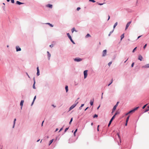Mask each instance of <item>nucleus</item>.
<instances>
[{"label":"nucleus","instance_id":"nucleus-1","mask_svg":"<svg viewBox=\"0 0 149 149\" xmlns=\"http://www.w3.org/2000/svg\"><path fill=\"white\" fill-rule=\"evenodd\" d=\"M139 108V107H136L134 108L133 110H131L130 111H129L128 112V113L130 114V113L134 112L135 111L137 110Z\"/></svg>","mask_w":149,"mask_h":149},{"label":"nucleus","instance_id":"nucleus-2","mask_svg":"<svg viewBox=\"0 0 149 149\" xmlns=\"http://www.w3.org/2000/svg\"><path fill=\"white\" fill-rule=\"evenodd\" d=\"M78 103V102H76V104H74L73 105H72L70 108L69 109V111H70L72 109H73L77 105V104Z\"/></svg>","mask_w":149,"mask_h":149},{"label":"nucleus","instance_id":"nucleus-3","mask_svg":"<svg viewBox=\"0 0 149 149\" xmlns=\"http://www.w3.org/2000/svg\"><path fill=\"white\" fill-rule=\"evenodd\" d=\"M67 36H68L69 38L70 39L71 41L74 44V41H73V40H72L71 37L70 36V35L69 33H67Z\"/></svg>","mask_w":149,"mask_h":149},{"label":"nucleus","instance_id":"nucleus-4","mask_svg":"<svg viewBox=\"0 0 149 149\" xmlns=\"http://www.w3.org/2000/svg\"><path fill=\"white\" fill-rule=\"evenodd\" d=\"M87 70H85L84 72V78H86L87 76Z\"/></svg>","mask_w":149,"mask_h":149},{"label":"nucleus","instance_id":"nucleus-5","mask_svg":"<svg viewBox=\"0 0 149 149\" xmlns=\"http://www.w3.org/2000/svg\"><path fill=\"white\" fill-rule=\"evenodd\" d=\"M131 23V21H130V22H128L126 25V28H125V30H126L127 29V28H128V27L129 26L130 24Z\"/></svg>","mask_w":149,"mask_h":149},{"label":"nucleus","instance_id":"nucleus-6","mask_svg":"<svg viewBox=\"0 0 149 149\" xmlns=\"http://www.w3.org/2000/svg\"><path fill=\"white\" fill-rule=\"evenodd\" d=\"M107 54V50H104L103 51V54L102 56H105Z\"/></svg>","mask_w":149,"mask_h":149},{"label":"nucleus","instance_id":"nucleus-7","mask_svg":"<svg viewBox=\"0 0 149 149\" xmlns=\"http://www.w3.org/2000/svg\"><path fill=\"white\" fill-rule=\"evenodd\" d=\"M119 103V102H117L116 104L113 107V110H115L116 109L117 107L118 106Z\"/></svg>","mask_w":149,"mask_h":149},{"label":"nucleus","instance_id":"nucleus-8","mask_svg":"<svg viewBox=\"0 0 149 149\" xmlns=\"http://www.w3.org/2000/svg\"><path fill=\"white\" fill-rule=\"evenodd\" d=\"M75 61L79 62L82 61V59L80 58H76L74 59Z\"/></svg>","mask_w":149,"mask_h":149},{"label":"nucleus","instance_id":"nucleus-9","mask_svg":"<svg viewBox=\"0 0 149 149\" xmlns=\"http://www.w3.org/2000/svg\"><path fill=\"white\" fill-rule=\"evenodd\" d=\"M142 68H149V64L146 65L142 67Z\"/></svg>","mask_w":149,"mask_h":149},{"label":"nucleus","instance_id":"nucleus-10","mask_svg":"<svg viewBox=\"0 0 149 149\" xmlns=\"http://www.w3.org/2000/svg\"><path fill=\"white\" fill-rule=\"evenodd\" d=\"M16 51L17 52H18L19 51H20L21 50V49L19 47V46H17L16 47Z\"/></svg>","mask_w":149,"mask_h":149},{"label":"nucleus","instance_id":"nucleus-11","mask_svg":"<svg viewBox=\"0 0 149 149\" xmlns=\"http://www.w3.org/2000/svg\"><path fill=\"white\" fill-rule=\"evenodd\" d=\"M37 74L38 76H39L40 75V71L39 69V67H38L37 68Z\"/></svg>","mask_w":149,"mask_h":149},{"label":"nucleus","instance_id":"nucleus-12","mask_svg":"<svg viewBox=\"0 0 149 149\" xmlns=\"http://www.w3.org/2000/svg\"><path fill=\"white\" fill-rule=\"evenodd\" d=\"M143 57L141 55H139L138 56V59L141 61H142Z\"/></svg>","mask_w":149,"mask_h":149},{"label":"nucleus","instance_id":"nucleus-13","mask_svg":"<svg viewBox=\"0 0 149 149\" xmlns=\"http://www.w3.org/2000/svg\"><path fill=\"white\" fill-rule=\"evenodd\" d=\"M47 54H48V55H47L48 58V59L49 60L50 58V56H51V54L49 53V52L47 51Z\"/></svg>","mask_w":149,"mask_h":149},{"label":"nucleus","instance_id":"nucleus-14","mask_svg":"<svg viewBox=\"0 0 149 149\" xmlns=\"http://www.w3.org/2000/svg\"><path fill=\"white\" fill-rule=\"evenodd\" d=\"M24 102V101L23 100H22L21 101V102L20 103V105L22 107H21V108H22V107L23 105Z\"/></svg>","mask_w":149,"mask_h":149},{"label":"nucleus","instance_id":"nucleus-15","mask_svg":"<svg viewBox=\"0 0 149 149\" xmlns=\"http://www.w3.org/2000/svg\"><path fill=\"white\" fill-rule=\"evenodd\" d=\"M16 4H18V5H21V4H23V3H21L19 1H16Z\"/></svg>","mask_w":149,"mask_h":149},{"label":"nucleus","instance_id":"nucleus-16","mask_svg":"<svg viewBox=\"0 0 149 149\" xmlns=\"http://www.w3.org/2000/svg\"><path fill=\"white\" fill-rule=\"evenodd\" d=\"M47 7L50 8H52V5L49 4L47 5Z\"/></svg>","mask_w":149,"mask_h":149},{"label":"nucleus","instance_id":"nucleus-17","mask_svg":"<svg viewBox=\"0 0 149 149\" xmlns=\"http://www.w3.org/2000/svg\"><path fill=\"white\" fill-rule=\"evenodd\" d=\"M46 24L49 25V26H50L51 27H53V25H52V24H50V23H46Z\"/></svg>","mask_w":149,"mask_h":149},{"label":"nucleus","instance_id":"nucleus-18","mask_svg":"<svg viewBox=\"0 0 149 149\" xmlns=\"http://www.w3.org/2000/svg\"><path fill=\"white\" fill-rule=\"evenodd\" d=\"M115 117L114 116H113L112 118L111 119V120H110V121L111 122H112V120L115 118Z\"/></svg>","mask_w":149,"mask_h":149},{"label":"nucleus","instance_id":"nucleus-19","mask_svg":"<svg viewBox=\"0 0 149 149\" xmlns=\"http://www.w3.org/2000/svg\"><path fill=\"white\" fill-rule=\"evenodd\" d=\"M119 113H120V112L119 111H117L116 112V113L113 116H114L115 117L116 116V115H117L118 114H119Z\"/></svg>","mask_w":149,"mask_h":149},{"label":"nucleus","instance_id":"nucleus-20","mask_svg":"<svg viewBox=\"0 0 149 149\" xmlns=\"http://www.w3.org/2000/svg\"><path fill=\"white\" fill-rule=\"evenodd\" d=\"M72 32V33H73L74 31H75L76 32H77V31L75 30V28H72V29L71 30Z\"/></svg>","mask_w":149,"mask_h":149},{"label":"nucleus","instance_id":"nucleus-21","mask_svg":"<svg viewBox=\"0 0 149 149\" xmlns=\"http://www.w3.org/2000/svg\"><path fill=\"white\" fill-rule=\"evenodd\" d=\"M35 81H34V84H33V88L34 89H35L36 88L35 86Z\"/></svg>","mask_w":149,"mask_h":149},{"label":"nucleus","instance_id":"nucleus-22","mask_svg":"<svg viewBox=\"0 0 149 149\" xmlns=\"http://www.w3.org/2000/svg\"><path fill=\"white\" fill-rule=\"evenodd\" d=\"M124 34H123L121 36V40H122V39L124 38Z\"/></svg>","mask_w":149,"mask_h":149},{"label":"nucleus","instance_id":"nucleus-23","mask_svg":"<svg viewBox=\"0 0 149 149\" xmlns=\"http://www.w3.org/2000/svg\"><path fill=\"white\" fill-rule=\"evenodd\" d=\"M93 101L91 100L90 102V104L91 106H92L93 105Z\"/></svg>","mask_w":149,"mask_h":149},{"label":"nucleus","instance_id":"nucleus-24","mask_svg":"<svg viewBox=\"0 0 149 149\" xmlns=\"http://www.w3.org/2000/svg\"><path fill=\"white\" fill-rule=\"evenodd\" d=\"M118 24V23L117 22H116V23H115L114 24V26H113V29H114L115 28V27H116V26Z\"/></svg>","mask_w":149,"mask_h":149},{"label":"nucleus","instance_id":"nucleus-25","mask_svg":"<svg viewBox=\"0 0 149 149\" xmlns=\"http://www.w3.org/2000/svg\"><path fill=\"white\" fill-rule=\"evenodd\" d=\"M36 96H35L34 97V98L33 100V102H32V104H31V105H33V103H34V101H35V100L36 99Z\"/></svg>","mask_w":149,"mask_h":149},{"label":"nucleus","instance_id":"nucleus-26","mask_svg":"<svg viewBox=\"0 0 149 149\" xmlns=\"http://www.w3.org/2000/svg\"><path fill=\"white\" fill-rule=\"evenodd\" d=\"M65 89L66 91V92H67L68 91V87L67 86H66L65 87Z\"/></svg>","mask_w":149,"mask_h":149},{"label":"nucleus","instance_id":"nucleus-27","mask_svg":"<svg viewBox=\"0 0 149 149\" xmlns=\"http://www.w3.org/2000/svg\"><path fill=\"white\" fill-rule=\"evenodd\" d=\"M53 140H54V139H52L50 141H49V146L52 143V142H53Z\"/></svg>","mask_w":149,"mask_h":149},{"label":"nucleus","instance_id":"nucleus-28","mask_svg":"<svg viewBox=\"0 0 149 149\" xmlns=\"http://www.w3.org/2000/svg\"><path fill=\"white\" fill-rule=\"evenodd\" d=\"M16 120V118H15L14 120V124H13V128H14V126H15V121Z\"/></svg>","mask_w":149,"mask_h":149},{"label":"nucleus","instance_id":"nucleus-29","mask_svg":"<svg viewBox=\"0 0 149 149\" xmlns=\"http://www.w3.org/2000/svg\"><path fill=\"white\" fill-rule=\"evenodd\" d=\"M77 129H76L75 131L74 132V136H75V134L76 133V132H77Z\"/></svg>","mask_w":149,"mask_h":149},{"label":"nucleus","instance_id":"nucleus-30","mask_svg":"<svg viewBox=\"0 0 149 149\" xmlns=\"http://www.w3.org/2000/svg\"><path fill=\"white\" fill-rule=\"evenodd\" d=\"M129 117H130V116H129L127 117V118L126 119V122H127V123L128 122V121L129 120Z\"/></svg>","mask_w":149,"mask_h":149},{"label":"nucleus","instance_id":"nucleus-31","mask_svg":"<svg viewBox=\"0 0 149 149\" xmlns=\"http://www.w3.org/2000/svg\"><path fill=\"white\" fill-rule=\"evenodd\" d=\"M91 37V36L88 33L86 35V37Z\"/></svg>","mask_w":149,"mask_h":149},{"label":"nucleus","instance_id":"nucleus-32","mask_svg":"<svg viewBox=\"0 0 149 149\" xmlns=\"http://www.w3.org/2000/svg\"><path fill=\"white\" fill-rule=\"evenodd\" d=\"M72 120H73V118H72L71 119V120H70L69 122V124H70L72 122Z\"/></svg>","mask_w":149,"mask_h":149},{"label":"nucleus","instance_id":"nucleus-33","mask_svg":"<svg viewBox=\"0 0 149 149\" xmlns=\"http://www.w3.org/2000/svg\"><path fill=\"white\" fill-rule=\"evenodd\" d=\"M113 81V79H112L111 80V82L110 83H109V84H108V86H109V85H111V84L112 83Z\"/></svg>","mask_w":149,"mask_h":149},{"label":"nucleus","instance_id":"nucleus-34","mask_svg":"<svg viewBox=\"0 0 149 149\" xmlns=\"http://www.w3.org/2000/svg\"><path fill=\"white\" fill-rule=\"evenodd\" d=\"M89 1L92 2L93 3H95V1L94 0H89Z\"/></svg>","mask_w":149,"mask_h":149},{"label":"nucleus","instance_id":"nucleus-35","mask_svg":"<svg viewBox=\"0 0 149 149\" xmlns=\"http://www.w3.org/2000/svg\"><path fill=\"white\" fill-rule=\"evenodd\" d=\"M98 117V116L97 115V114H95L94 115V116H93V118H97Z\"/></svg>","mask_w":149,"mask_h":149},{"label":"nucleus","instance_id":"nucleus-36","mask_svg":"<svg viewBox=\"0 0 149 149\" xmlns=\"http://www.w3.org/2000/svg\"><path fill=\"white\" fill-rule=\"evenodd\" d=\"M137 48V47H135L133 50V51H132V52H134L136 50V49Z\"/></svg>","mask_w":149,"mask_h":149},{"label":"nucleus","instance_id":"nucleus-37","mask_svg":"<svg viewBox=\"0 0 149 149\" xmlns=\"http://www.w3.org/2000/svg\"><path fill=\"white\" fill-rule=\"evenodd\" d=\"M84 105V104H81V107H79V109H81V108L82 107H83Z\"/></svg>","mask_w":149,"mask_h":149},{"label":"nucleus","instance_id":"nucleus-38","mask_svg":"<svg viewBox=\"0 0 149 149\" xmlns=\"http://www.w3.org/2000/svg\"><path fill=\"white\" fill-rule=\"evenodd\" d=\"M113 30H113L112 31H111V32H110V33H109V36H110V35L113 32Z\"/></svg>","mask_w":149,"mask_h":149},{"label":"nucleus","instance_id":"nucleus-39","mask_svg":"<svg viewBox=\"0 0 149 149\" xmlns=\"http://www.w3.org/2000/svg\"><path fill=\"white\" fill-rule=\"evenodd\" d=\"M147 105V104H146V105H144L142 107V108L143 109H144L145 107H146V105Z\"/></svg>","mask_w":149,"mask_h":149},{"label":"nucleus","instance_id":"nucleus-40","mask_svg":"<svg viewBox=\"0 0 149 149\" xmlns=\"http://www.w3.org/2000/svg\"><path fill=\"white\" fill-rule=\"evenodd\" d=\"M147 46V44H146L143 47V49H145Z\"/></svg>","mask_w":149,"mask_h":149},{"label":"nucleus","instance_id":"nucleus-41","mask_svg":"<svg viewBox=\"0 0 149 149\" xmlns=\"http://www.w3.org/2000/svg\"><path fill=\"white\" fill-rule=\"evenodd\" d=\"M112 63V62H109V63H108V65L110 66V65Z\"/></svg>","mask_w":149,"mask_h":149},{"label":"nucleus","instance_id":"nucleus-42","mask_svg":"<svg viewBox=\"0 0 149 149\" xmlns=\"http://www.w3.org/2000/svg\"><path fill=\"white\" fill-rule=\"evenodd\" d=\"M134 65V63H132V65H131V66L132 67H133Z\"/></svg>","mask_w":149,"mask_h":149},{"label":"nucleus","instance_id":"nucleus-43","mask_svg":"<svg viewBox=\"0 0 149 149\" xmlns=\"http://www.w3.org/2000/svg\"><path fill=\"white\" fill-rule=\"evenodd\" d=\"M111 122L109 121V124L108 125V126L109 127L110 124H111Z\"/></svg>","mask_w":149,"mask_h":149},{"label":"nucleus","instance_id":"nucleus-44","mask_svg":"<svg viewBox=\"0 0 149 149\" xmlns=\"http://www.w3.org/2000/svg\"><path fill=\"white\" fill-rule=\"evenodd\" d=\"M117 134L118 135V137L120 139V135H119V133H117Z\"/></svg>","mask_w":149,"mask_h":149},{"label":"nucleus","instance_id":"nucleus-45","mask_svg":"<svg viewBox=\"0 0 149 149\" xmlns=\"http://www.w3.org/2000/svg\"><path fill=\"white\" fill-rule=\"evenodd\" d=\"M68 129V128H66L65 130V132H66Z\"/></svg>","mask_w":149,"mask_h":149},{"label":"nucleus","instance_id":"nucleus-46","mask_svg":"<svg viewBox=\"0 0 149 149\" xmlns=\"http://www.w3.org/2000/svg\"><path fill=\"white\" fill-rule=\"evenodd\" d=\"M12 3H14V0H11Z\"/></svg>","mask_w":149,"mask_h":149},{"label":"nucleus","instance_id":"nucleus-47","mask_svg":"<svg viewBox=\"0 0 149 149\" xmlns=\"http://www.w3.org/2000/svg\"><path fill=\"white\" fill-rule=\"evenodd\" d=\"M53 46H54L53 45V44H52L51 45H50L49 46V47H51L52 48L53 47Z\"/></svg>","mask_w":149,"mask_h":149},{"label":"nucleus","instance_id":"nucleus-48","mask_svg":"<svg viewBox=\"0 0 149 149\" xmlns=\"http://www.w3.org/2000/svg\"><path fill=\"white\" fill-rule=\"evenodd\" d=\"M80 9V7H78L77 8V10H78V11H79Z\"/></svg>","mask_w":149,"mask_h":149},{"label":"nucleus","instance_id":"nucleus-49","mask_svg":"<svg viewBox=\"0 0 149 149\" xmlns=\"http://www.w3.org/2000/svg\"><path fill=\"white\" fill-rule=\"evenodd\" d=\"M149 110V109H146L144 112H147V111H148Z\"/></svg>","mask_w":149,"mask_h":149},{"label":"nucleus","instance_id":"nucleus-50","mask_svg":"<svg viewBox=\"0 0 149 149\" xmlns=\"http://www.w3.org/2000/svg\"><path fill=\"white\" fill-rule=\"evenodd\" d=\"M63 128H61L60 129V130H59V132H60L61 131L63 130Z\"/></svg>","mask_w":149,"mask_h":149},{"label":"nucleus","instance_id":"nucleus-51","mask_svg":"<svg viewBox=\"0 0 149 149\" xmlns=\"http://www.w3.org/2000/svg\"><path fill=\"white\" fill-rule=\"evenodd\" d=\"M98 5H102L103 4V3H98Z\"/></svg>","mask_w":149,"mask_h":149},{"label":"nucleus","instance_id":"nucleus-52","mask_svg":"<svg viewBox=\"0 0 149 149\" xmlns=\"http://www.w3.org/2000/svg\"><path fill=\"white\" fill-rule=\"evenodd\" d=\"M99 125H98L97 126V131H99Z\"/></svg>","mask_w":149,"mask_h":149},{"label":"nucleus","instance_id":"nucleus-53","mask_svg":"<svg viewBox=\"0 0 149 149\" xmlns=\"http://www.w3.org/2000/svg\"><path fill=\"white\" fill-rule=\"evenodd\" d=\"M110 18V17L109 16V15H108V20Z\"/></svg>","mask_w":149,"mask_h":149},{"label":"nucleus","instance_id":"nucleus-54","mask_svg":"<svg viewBox=\"0 0 149 149\" xmlns=\"http://www.w3.org/2000/svg\"><path fill=\"white\" fill-rule=\"evenodd\" d=\"M115 110H113V109H112V113H113L114 112V111H115Z\"/></svg>","mask_w":149,"mask_h":149},{"label":"nucleus","instance_id":"nucleus-55","mask_svg":"<svg viewBox=\"0 0 149 149\" xmlns=\"http://www.w3.org/2000/svg\"><path fill=\"white\" fill-rule=\"evenodd\" d=\"M141 36H138V38H137V39H138Z\"/></svg>","mask_w":149,"mask_h":149},{"label":"nucleus","instance_id":"nucleus-56","mask_svg":"<svg viewBox=\"0 0 149 149\" xmlns=\"http://www.w3.org/2000/svg\"><path fill=\"white\" fill-rule=\"evenodd\" d=\"M44 122V120H43L42 122V126L43 125V122Z\"/></svg>","mask_w":149,"mask_h":149},{"label":"nucleus","instance_id":"nucleus-57","mask_svg":"<svg viewBox=\"0 0 149 149\" xmlns=\"http://www.w3.org/2000/svg\"><path fill=\"white\" fill-rule=\"evenodd\" d=\"M100 105H99V106L97 107V109H99V108H100Z\"/></svg>","mask_w":149,"mask_h":149},{"label":"nucleus","instance_id":"nucleus-58","mask_svg":"<svg viewBox=\"0 0 149 149\" xmlns=\"http://www.w3.org/2000/svg\"><path fill=\"white\" fill-rule=\"evenodd\" d=\"M88 107H87L85 109V111H86L88 108Z\"/></svg>","mask_w":149,"mask_h":149},{"label":"nucleus","instance_id":"nucleus-59","mask_svg":"<svg viewBox=\"0 0 149 149\" xmlns=\"http://www.w3.org/2000/svg\"><path fill=\"white\" fill-rule=\"evenodd\" d=\"M26 74H27V75H28V76L30 78V77H29V75H28V73H26Z\"/></svg>","mask_w":149,"mask_h":149},{"label":"nucleus","instance_id":"nucleus-60","mask_svg":"<svg viewBox=\"0 0 149 149\" xmlns=\"http://www.w3.org/2000/svg\"><path fill=\"white\" fill-rule=\"evenodd\" d=\"M52 106L54 107H56V106H54V105H52Z\"/></svg>","mask_w":149,"mask_h":149},{"label":"nucleus","instance_id":"nucleus-61","mask_svg":"<svg viewBox=\"0 0 149 149\" xmlns=\"http://www.w3.org/2000/svg\"><path fill=\"white\" fill-rule=\"evenodd\" d=\"M127 122L126 123H125V126H127Z\"/></svg>","mask_w":149,"mask_h":149},{"label":"nucleus","instance_id":"nucleus-62","mask_svg":"<svg viewBox=\"0 0 149 149\" xmlns=\"http://www.w3.org/2000/svg\"><path fill=\"white\" fill-rule=\"evenodd\" d=\"M58 130V128H57V129H56V131H57Z\"/></svg>","mask_w":149,"mask_h":149},{"label":"nucleus","instance_id":"nucleus-63","mask_svg":"<svg viewBox=\"0 0 149 149\" xmlns=\"http://www.w3.org/2000/svg\"><path fill=\"white\" fill-rule=\"evenodd\" d=\"M129 113H127L126 114V115H127L128 114H129Z\"/></svg>","mask_w":149,"mask_h":149},{"label":"nucleus","instance_id":"nucleus-64","mask_svg":"<svg viewBox=\"0 0 149 149\" xmlns=\"http://www.w3.org/2000/svg\"><path fill=\"white\" fill-rule=\"evenodd\" d=\"M147 107H148V109H149V106H148Z\"/></svg>","mask_w":149,"mask_h":149}]
</instances>
